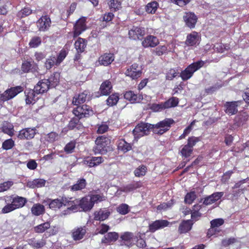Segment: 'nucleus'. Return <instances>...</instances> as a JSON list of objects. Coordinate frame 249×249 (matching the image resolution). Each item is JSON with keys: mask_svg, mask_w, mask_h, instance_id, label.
<instances>
[{"mask_svg": "<svg viewBox=\"0 0 249 249\" xmlns=\"http://www.w3.org/2000/svg\"><path fill=\"white\" fill-rule=\"evenodd\" d=\"M124 98L130 101L131 103H139L143 98L142 95L136 94L132 91L125 92L124 94Z\"/></svg>", "mask_w": 249, "mask_h": 249, "instance_id": "nucleus-24", "label": "nucleus"}, {"mask_svg": "<svg viewBox=\"0 0 249 249\" xmlns=\"http://www.w3.org/2000/svg\"><path fill=\"white\" fill-rule=\"evenodd\" d=\"M224 223V220L222 218H218L213 220L211 222V224L212 227L214 228L216 230V229L219 226L223 225Z\"/></svg>", "mask_w": 249, "mask_h": 249, "instance_id": "nucleus-58", "label": "nucleus"}, {"mask_svg": "<svg viewBox=\"0 0 249 249\" xmlns=\"http://www.w3.org/2000/svg\"><path fill=\"white\" fill-rule=\"evenodd\" d=\"M199 141V138L195 137H192L188 139L187 145L193 149L194 146Z\"/></svg>", "mask_w": 249, "mask_h": 249, "instance_id": "nucleus-63", "label": "nucleus"}, {"mask_svg": "<svg viewBox=\"0 0 249 249\" xmlns=\"http://www.w3.org/2000/svg\"><path fill=\"white\" fill-rule=\"evenodd\" d=\"M110 214V212L106 209H100L94 213V219L97 221H104L107 219Z\"/></svg>", "mask_w": 249, "mask_h": 249, "instance_id": "nucleus-23", "label": "nucleus"}, {"mask_svg": "<svg viewBox=\"0 0 249 249\" xmlns=\"http://www.w3.org/2000/svg\"><path fill=\"white\" fill-rule=\"evenodd\" d=\"M14 145V141L12 139H9L3 142L2 147L3 149L7 150L12 149Z\"/></svg>", "mask_w": 249, "mask_h": 249, "instance_id": "nucleus-50", "label": "nucleus"}, {"mask_svg": "<svg viewBox=\"0 0 249 249\" xmlns=\"http://www.w3.org/2000/svg\"><path fill=\"white\" fill-rule=\"evenodd\" d=\"M45 183L46 181L44 179L37 178L28 181L27 183V186L31 188H39L44 186Z\"/></svg>", "mask_w": 249, "mask_h": 249, "instance_id": "nucleus-30", "label": "nucleus"}, {"mask_svg": "<svg viewBox=\"0 0 249 249\" xmlns=\"http://www.w3.org/2000/svg\"><path fill=\"white\" fill-rule=\"evenodd\" d=\"M32 64L30 62L25 61L22 63L21 69L24 72H28L31 69Z\"/></svg>", "mask_w": 249, "mask_h": 249, "instance_id": "nucleus-64", "label": "nucleus"}, {"mask_svg": "<svg viewBox=\"0 0 249 249\" xmlns=\"http://www.w3.org/2000/svg\"><path fill=\"white\" fill-rule=\"evenodd\" d=\"M192 151L193 149L186 144L181 149V154L182 156L187 158L190 156Z\"/></svg>", "mask_w": 249, "mask_h": 249, "instance_id": "nucleus-53", "label": "nucleus"}, {"mask_svg": "<svg viewBox=\"0 0 249 249\" xmlns=\"http://www.w3.org/2000/svg\"><path fill=\"white\" fill-rule=\"evenodd\" d=\"M125 74L126 76H129L133 79H134L140 77L142 74V71L141 68L138 67V65L135 63L127 68Z\"/></svg>", "mask_w": 249, "mask_h": 249, "instance_id": "nucleus-11", "label": "nucleus"}, {"mask_svg": "<svg viewBox=\"0 0 249 249\" xmlns=\"http://www.w3.org/2000/svg\"><path fill=\"white\" fill-rule=\"evenodd\" d=\"M117 211L119 213L125 215L129 212V206L126 204H122L117 208Z\"/></svg>", "mask_w": 249, "mask_h": 249, "instance_id": "nucleus-49", "label": "nucleus"}, {"mask_svg": "<svg viewBox=\"0 0 249 249\" xmlns=\"http://www.w3.org/2000/svg\"><path fill=\"white\" fill-rule=\"evenodd\" d=\"M175 44L173 43L169 44L167 46L165 45L160 46L155 49V53L157 55L160 56L167 52H173L174 51Z\"/></svg>", "mask_w": 249, "mask_h": 249, "instance_id": "nucleus-21", "label": "nucleus"}, {"mask_svg": "<svg viewBox=\"0 0 249 249\" xmlns=\"http://www.w3.org/2000/svg\"><path fill=\"white\" fill-rule=\"evenodd\" d=\"M152 124L148 123H141L134 129L133 134L134 139L137 141L139 138L149 134L152 129Z\"/></svg>", "mask_w": 249, "mask_h": 249, "instance_id": "nucleus-6", "label": "nucleus"}, {"mask_svg": "<svg viewBox=\"0 0 249 249\" xmlns=\"http://www.w3.org/2000/svg\"><path fill=\"white\" fill-rule=\"evenodd\" d=\"M87 29L86 18H80L76 22L74 26L73 36L76 37Z\"/></svg>", "mask_w": 249, "mask_h": 249, "instance_id": "nucleus-10", "label": "nucleus"}, {"mask_svg": "<svg viewBox=\"0 0 249 249\" xmlns=\"http://www.w3.org/2000/svg\"><path fill=\"white\" fill-rule=\"evenodd\" d=\"M119 237V235L117 232H110L106 235L102 239V242L105 244H109L111 242L116 241Z\"/></svg>", "mask_w": 249, "mask_h": 249, "instance_id": "nucleus-31", "label": "nucleus"}, {"mask_svg": "<svg viewBox=\"0 0 249 249\" xmlns=\"http://www.w3.org/2000/svg\"><path fill=\"white\" fill-rule=\"evenodd\" d=\"M79 205L85 212L91 210L94 206L89 196L83 197L79 201Z\"/></svg>", "mask_w": 249, "mask_h": 249, "instance_id": "nucleus-16", "label": "nucleus"}, {"mask_svg": "<svg viewBox=\"0 0 249 249\" xmlns=\"http://www.w3.org/2000/svg\"><path fill=\"white\" fill-rule=\"evenodd\" d=\"M112 89L111 82L108 81H106L102 83L100 87L101 93L103 95H106L109 94Z\"/></svg>", "mask_w": 249, "mask_h": 249, "instance_id": "nucleus-34", "label": "nucleus"}, {"mask_svg": "<svg viewBox=\"0 0 249 249\" xmlns=\"http://www.w3.org/2000/svg\"><path fill=\"white\" fill-rule=\"evenodd\" d=\"M170 222L166 220H158L154 221L149 225V230L154 232L157 230L167 227Z\"/></svg>", "mask_w": 249, "mask_h": 249, "instance_id": "nucleus-15", "label": "nucleus"}, {"mask_svg": "<svg viewBox=\"0 0 249 249\" xmlns=\"http://www.w3.org/2000/svg\"><path fill=\"white\" fill-rule=\"evenodd\" d=\"M26 95V103L27 104H34L35 101L38 99V97H37V94L34 89H26L25 91Z\"/></svg>", "mask_w": 249, "mask_h": 249, "instance_id": "nucleus-22", "label": "nucleus"}, {"mask_svg": "<svg viewBox=\"0 0 249 249\" xmlns=\"http://www.w3.org/2000/svg\"><path fill=\"white\" fill-rule=\"evenodd\" d=\"M23 90V88L21 86H17L5 90L0 95V100L1 101L5 102L10 100L15 97L19 93Z\"/></svg>", "mask_w": 249, "mask_h": 249, "instance_id": "nucleus-7", "label": "nucleus"}, {"mask_svg": "<svg viewBox=\"0 0 249 249\" xmlns=\"http://www.w3.org/2000/svg\"><path fill=\"white\" fill-rule=\"evenodd\" d=\"M13 184V181L11 180L5 181L2 183L0 184V192H4L8 190Z\"/></svg>", "mask_w": 249, "mask_h": 249, "instance_id": "nucleus-52", "label": "nucleus"}, {"mask_svg": "<svg viewBox=\"0 0 249 249\" xmlns=\"http://www.w3.org/2000/svg\"><path fill=\"white\" fill-rule=\"evenodd\" d=\"M73 113L75 116L79 119L83 117H87L93 114V111L91 107L86 105H83L81 106H78L76 108L73 110Z\"/></svg>", "mask_w": 249, "mask_h": 249, "instance_id": "nucleus-8", "label": "nucleus"}, {"mask_svg": "<svg viewBox=\"0 0 249 249\" xmlns=\"http://www.w3.org/2000/svg\"><path fill=\"white\" fill-rule=\"evenodd\" d=\"M184 20L186 25L190 28H194L197 21V17L193 13L189 12L185 13L183 16Z\"/></svg>", "mask_w": 249, "mask_h": 249, "instance_id": "nucleus-18", "label": "nucleus"}, {"mask_svg": "<svg viewBox=\"0 0 249 249\" xmlns=\"http://www.w3.org/2000/svg\"><path fill=\"white\" fill-rule=\"evenodd\" d=\"M177 74L178 73L175 69H170L166 73V78L167 80H171L176 77Z\"/></svg>", "mask_w": 249, "mask_h": 249, "instance_id": "nucleus-59", "label": "nucleus"}, {"mask_svg": "<svg viewBox=\"0 0 249 249\" xmlns=\"http://www.w3.org/2000/svg\"><path fill=\"white\" fill-rule=\"evenodd\" d=\"M146 171V167L142 165L137 168L134 171V174L136 177H140L144 176L145 174Z\"/></svg>", "mask_w": 249, "mask_h": 249, "instance_id": "nucleus-55", "label": "nucleus"}, {"mask_svg": "<svg viewBox=\"0 0 249 249\" xmlns=\"http://www.w3.org/2000/svg\"><path fill=\"white\" fill-rule=\"evenodd\" d=\"M110 143V140L107 137L104 136L97 137L95 141V146L93 149L94 152L95 154H106L107 152Z\"/></svg>", "mask_w": 249, "mask_h": 249, "instance_id": "nucleus-3", "label": "nucleus"}, {"mask_svg": "<svg viewBox=\"0 0 249 249\" xmlns=\"http://www.w3.org/2000/svg\"><path fill=\"white\" fill-rule=\"evenodd\" d=\"M121 237L123 241L126 242L125 244L127 246L131 245L135 241V238L131 232H126Z\"/></svg>", "mask_w": 249, "mask_h": 249, "instance_id": "nucleus-35", "label": "nucleus"}, {"mask_svg": "<svg viewBox=\"0 0 249 249\" xmlns=\"http://www.w3.org/2000/svg\"><path fill=\"white\" fill-rule=\"evenodd\" d=\"M36 134V129L34 128H27L19 131L18 138L19 139H31L33 138Z\"/></svg>", "mask_w": 249, "mask_h": 249, "instance_id": "nucleus-14", "label": "nucleus"}, {"mask_svg": "<svg viewBox=\"0 0 249 249\" xmlns=\"http://www.w3.org/2000/svg\"><path fill=\"white\" fill-rule=\"evenodd\" d=\"M50 227L49 222H45L34 227V231L37 233H42Z\"/></svg>", "mask_w": 249, "mask_h": 249, "instance_id": "nucleus-46", "label": "nucleus"}, {"mask_svg": "<svg viewBox=\"0 0 249 249\" xmlns=\"http://www.w3.org/2000/svg\"><path fill=\"white\" fill-rule=\"evenodd\" d=\"M29 244L35 248H39L42 247L45 244V242L43 239H34L30 241Z\"/></svg>", "mask_w": 249, "mask_h": 249, "instance_id": "nucleus-51", "label": "nucleus"}, {"mask_svg": "<svg viewBox=\"0 0 249 249\" xmlns=\"http://www.w3.org/2000/svg\"><path fill=\"white\" fill-rule=\"evenodd\" d=\"M144 34V28L138 27H133L129 30L128 33L129 37L134 40L139 39L140 37L142 36Z\"/></svg>", "mask_w": 249, "mask_h": 249, "instance_id": "nucleus-20", "label": "nucleus"}, {"mask_svg": "<svg viewBox=\"0 0 249 249\" xmlns=\"http://www.w3.org/2000/svg\"><path fill=\"white\" fill-rule=\"evenodd\" d=\"M87 184L86 181L84 178L79 179L77 182L71 187V190L77 191L81 190L86 187Z\"/></svg>", "mask_w": 249, "mask_h": 249, "instance_id": "nucleus-36", "label": "nucleus"}, {"mask_svg": "<svg viewBox=\"0 0 249 249\" xmlns=\"http://www.w3.org/2000/svg\"><path fill=\"white\" fill-rule=\"evenodd\" d=\"M58 138V135L55 132H52L42 137V139H44L49 142H53L56 141Z\"/></svg>", "mask_w": 249, "mask_h": 249, "instance_id": "nucleus-48", "label": "nucleus"}, {"mask_svg": "<svg viewBox=\"0 0 249 249\" xmlns=\"http://www.w3.org/2000/svg\"><path fill=\"white\" fill-rule=\"evenodd\" d=\"M44 211V206L39 203L34 204L31 209L32 214L36 216H38L43 214Z\"/></svg>", "mask_w": 249, "mask_h": 249, "instance_id": "nucleus-32", "label": "nucleus"}, {"mask_svg": "<svg viewBox=\"0 0 249 249\" xmlns=\"http://www.w3.org/2000/svg\"><path fill=\"white\" fill-rule=\"evenodd\" d=\"M60 78V74L58 72H55L51 75L48 79L49 84L50 87H55L59 82Z\"/></svg>", "mask_w": 249, "mask_h": 249, "instance_id": "nucleus-40", "label": "nucleus"}, {"mask_svg": "<svg viewBox=\"0 0 249 249\" xmlns=\"http://www.w3.org/2000/svg\"><path fill=\"white\" fill-rule=\"evenodd\" d=\"M74 46L78 53L84 52L86 47L85 40L82 38H79L77 40L75 41Z\"/></svg>", "mask_w": 249, "mask_h": 249, "instance_id": "nucleus-38", "label": "nucleus"}, {"mask_svg": "<svg viewBox=\"0 0 249 249\" xmlns=\"http://www.w3.org/2000/svg\"><path fill=\"white\" fill-rule=\"evenodd\" d=\"M91 199V201H92L93 205L95 203H98L101 201H104L106 200V196H105L102 194H91L90 195H89Z\"/></svg>", "mask_w": 249, "mask_h": 249, "instance_id": "nucleus-43", "label": "nucleus"}, {"mask_svg": "<svg viewBox=\"0 0 249 249\" xmlns=\"http://www.w3.org/2000/svg\"><path fill=\"white\" fill-rule=\"evenodd\" d=\"M193 224L191 220L182 221L178 227V231L180 233L187 232L192 229Z\"/></svg>", "mask_w": 249, "mask_h": 249, "instance_id": "nucleus-28", "label": "nucleus"}, {"mask_svg": "<svg viewBox=\"0 0 249 249\" xmlns=\"http://www.w3.org/2000/svg\"><path fill=\"white\" fill-rule=\"evenodd\" d=\"M196 198V195L194 192L187 194L185 197V201L188 204H191Z\"/></svg>", "mask_w": 249, "mask_h": 249, "instance_id": "nucleus-56", "label": "nucleus"}, {"mask_svg": "<svg viewBox=\"0 0 249 249\" xmlns=\"http://www.w3.org/2000/svg\"><path fill=\"white\" fill-rule=\"evenodd\" d=\"M5 202L7 204L2 209V212L4 213H8L22 207L26 201L25 198L22 197L10 196L7 197Z\"/></svg>", "mask_w": 249, "mask_h": 249, "instance_id": "nucleus-2", "label": "nucleus"}, {"mask_svg": "<svg viewBox=\"0 0 249 249\" xmlns=\"http://www.w3.org/2000/svg\"><path fill=\"white\" fill-rule=\"evenodd\" d=\"M41 43V39L39 36H34L32 38L29 43V45L31 48H36L39 46Z\"/></svg>", "mask_w": 249, "mask_h": 249, "instance_id": "nucleus-47", "label": "nucleus"}, {"mask_svg": "<svg viewBox=\"0 0 249 249\" xmlns=\"http://www.w3.org/2000/svg\"><path fill=\"white\" fill-rule=\"evenodd\" d=\"M159 6V3L157 1H151L148 3L146 5L145 11L147 13L149 14H155Z\"/></svg>", "mask_w": 249, "mask_h": 249, "instance_id": "nucleus-37", "label": "nucleus"}, {"mask_svg": "<svg viewBox=\"0 0 249 249\" xmlns=\"http://www.w3.org/2000/svg\"><path fill=\"white\" fill-rule=\"evenodd\" d=\"M50 87L48 80L43 79L37 83L34 89L37 94H41L46 92Z\"/></svg>", "mask_w": 249, "mask_h": 249, "instance_id": "nucleus-19", "label": "nucleus"}, {"mask_svg": "<svg viewBox=\"0 0 249 249\" xmlns=\"http://www.w3.org/2000/svg\"><path fill=\"white\" fill-rule=\"evenodd\" d=\"M239 102H227L225 105V112L229 115H233L237 112V107Z\"/></svg>", "mask_w": 249, "mask_h": 249, "instance_id": "nucleus-25", "label": "nucleus"}, {"mask_svg": "<svg viewBox=\"0 0 249 249\" xmlns=\"http://www.w3.org/2000/svg\"><path fill=\"white\" fill-rule=\"evenodd\" d=\"M32 11L29 8H24L18 12V16L21 18L27 16L32 13Z\"/></svg>", "mask_w": 249, "mask_h": 249, "instance_id": "nucleus-61", "label": "nucleus"}, {"mask_svg": "<svg viewBox=\"0 0 249 249\" xmlns=\"http://www.w3.org/2000/svg\"><path fill=\"white\" fill-rule=\"evenodd\" d=\"M68 127L70 129H73L74 128L77 129H81L82 128L83 126L80 123L79 120L78 119L73 118L69 122Z\"/></svg>", "mask_w": 249, "mask_h": 249, "instance_id": "nucleus-41", "label": "nucleus"}, {"mask_svg": "<svg viewBox=\"0 0 249 249\" xmlns=\"http://www.w3.org/2000/svg\"><path fill=\"white\" fill-rule=\"evenodd\" d=\"M71 199V198H68L66 197L54 199L50 203L49 207L51 209H60L63 206H66L67 209L61 213L62 215H65L77 210L76 203Z\"/></svg>", "mask_w": 249, "mask_h": 249, "instance_id": "nucleus-1", "label": "nucleus"}, {"mask_svg": "<svg viewBox=\"0 0 249 249\" xmlns=\"http://www.w3.org/2000/svg\"><path fill=\"white\" fill-rule=\"evenodd\" d=\"M36 24L39 31L45 32L51 26V19L48 16H43L38 20Z\"/></svg>", "mask_w": 249, "mask_h": 249, "instance_id": "nucleus-9", "label": "nucleus"}, {"mask_svg": "<svg viewBox=\"0 0 249 249\" xmlns=\"http://www.w3.org/2000/svg\"><path fill=\"white\" fill-rule=\"evenodd\" d=\"M204 64V62L200 60L189 65L180 73V76L183 81L190 79L195 72L200 69Z\"/></svg>", "mask_w": 249, "mask_h": 249, "instance_id": "nucleus-4", "label": "nucleus"}, {"mask_svg": "<svg viewBox=\"0 0 249 249\" xmlns=\"http://www.w3.org/2000/svg\"><path fill=\"white\" fill-rule=\"evenodd\" d=\"M67 55V52L65 50H62L60 52L57 58H56V65H59L62 62V61L65 59Z\"/></svg>", "mask_w": 249, "mask_h": 249, "instance_id": "nucleus-57", "label": "nucleus"}, {"mask_svg": "<svg viewBox=\"0 0 249 249\" xmlns=\"http://www.w3.org/2000/svg\"><path fill=\"white\" fill-rule=\"evenodd\" d=\"M88 91L84 92L79 94L78 96H75L72 100V104L74 105H78L86 101Z\"/></svg>", "mask_w": 249, "mask_h": 249, "instance_id": "nucleus-33", "label": "nucleus"}, {"mask_svg": "<svg viewBox=\"0 0 249 249\" xmlns=\"http://www.w3.org/2000/svg\"><path fill=\"white\" fill-rule=\"evenodd\" d=\"M174 123L172 119H165L156 124H152V130L155 134L162 135L169 129Z\"/></svg>", "mask_w": 249, "mask_h": 249, "instance_id": "nucleus-5", "label": "nucleus"}, {"mask_svg": "<svg viewBox=\"0 0 249 249\" xmlns=\"http://www.w3.org/2000/svg\"><path fill=\"white\" fill-rule=\"evenodd\" d=\"M86 233V227H77L71 231V236L74 241H78L83 239Z\"/></svg>", "mask_w": 249, "mask_h": 249, "instance_id": "nucleus-13", "label": "nucleus"}, {"mask_svg": "<svg viewBox=\"0 0 249 249\" xmlns=\"http://www.w3.org/2000/svg\"><path fill=\"white\" fill-rule=\"evenodd\" d=\"M2 131L5 134L10 136L14 135V126L13 124L10 123L4 122L2 127Z\"/></svg>", "mask_w": 249, "mask_h": 249, "instance_id": "nucleus-39", "label": "nucleus"}, {"mask_svg": "<svg viewBox=\"0 0 249 249\" xmlns=\"http://www.w3.org/2000/svg\"><path fill=\"white\" fill-rule=\"evenodd\" d=\"M84 163L89 167L96 166L104 161L102 157H92L84 160Z\"/></svg>", "mask_w": 249, "mask_h": 249, "instance_id": "nucleus-26", "label": "nucleus"}, {"mask_svg": "<svg viewBox=\"0 0 249 249\" xmlns=\"http://www.w3.org/2000/svg\"><path fill=\"white\" fill-rule=\"evenodd\" d=\"M119 99V94L118 93H114L110 95L107 100V104L109 106L115 105Z\"/></svg>", "mask_w": 249, "mask_h": 249, "instance_id": "nucleus-45", "label": "nucleus"}, {"mask_svg": "<svg viewBox=\"0 0 249 249\" xmlns=\"http://www.w3.org/2000/svg\"><path fill=\"white\" fill-rule=\"evenodd\" d=\"M114 60V56L112 53H105L99 58V63L104 66H108Z\"/></svg>", "mask_w": 249, "mask_h": 249, "instance_id": "nucleus-27", "label": "nucleus"}, {"mask_svg": "<svg viewBox=\"0 0 249 249\" xmlns=\"http://www.w3.org/2000/svg\"><path fill=\"white\" fill-rule=\"evenodd\" d=\"M159 43V40L157 37L152 35L146 36L142 43L144 48L154 47Z\"/></svg>", "mask_w": 249, "mask_h": 249, "instance_id": "nucleus-17", "label": "nucleus"}, {"mask_svg": "<svg viewBox=\"0 0 249 249\" xmlns=\"http://www.w3.org/2000/svg\"><path fill=\"white\" fill-rule=\"evenodd\" d=\"M75 147V143L74 142H71L65 146L64 150L67 153H71L73 152Z\"/></svg>", "mask_w": 249, "mask_h": 249, "instance_id": "nucleus-60", "label": "nucleus"}, {"mask_svg": "<svg viewBox=\"0 0 249 249\" xmlns=\"http://www.w3.org/2000/svg\"><path fill=\"white\" fill-rule=\"evenodd\" d=\"M118 149L124 153H126L132 149V144L124 139H121L118 141Z\"/></svg>", "mask_w": 249, "mask_h": 249, "instance_id": "nucleus-29", "label": "nucleus"}, {"mask_svg": "<svg viewBox=\"0 0 249 249\" xmlns=\"http://www.w3.org/2000/svg\"><path fill=\"white\" fill-rule=\"evenodd\" d=\"M108 129V125L105 123H102L99 125L97 132L99 134H103L107 132Z\"/></svg>", "mask_w": 249, "mask_h": 249, "instance_id": "nucleus-62", "label": "nucleus"}, {"mask_svg": "<svg viewBox=\"0 0 249 249\" xmlns=\"http://www.w3.org/2000/svg\"><path fill=\"white\" fill-rule=\"evenodd\" d=\"M108 4L112 11H116L121 8V0H108Z\"/></svg>", "mask_w": 249, "mask_h": 249, "instance_id": "nucleus-42", "label": "nucleus"}, {"mask_svg": "<svg viewBox=\"0 0 249 249\" xmlns=\"http://www.w3.org/2000/svg\"><path fill=\"white\" fill-rule=\"evenodd\" d=\"M47 69H50L54 64L56 65V60L55 56H51L48 58L45 62Z\"/></svg>", "mask_w": 249, "mask_h": 249, "instance_id": "nucleus-54", "label": "nucleus"}, {"mask_svg": "<svg viewBox=\"0 0 249 249\" xmlns=\"http://www.w3.org/2000/svg\"><path fill=\"white\" fill-rule=\"evenodd\" d=\"M200 41V37L196 32H193L188 34L185 40V44L188 46H196Z\"/></svg>", "mask_w": 249, "mask_h": 249, "instance_id": "nucleus-12", "label": "nucleus"}, {"mask_svg": "<svg viewBox=\"0 0 249 249\" xmlns=\"http://www.w3.org/2000/svg\"><path fill=\"white\" fill-rule=\"evenodd\" d=\"M178 104V99L177 97H173L163 103L164 107L168 108L175 107Z\"/></svg>", "mask_w": 249, "mask_h": 249, "instance_id": "nucleus-44", "label": "nucleus"}]
</instances>
